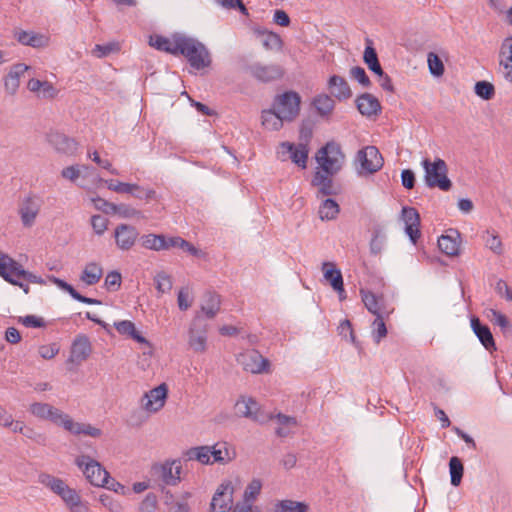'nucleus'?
I'll return each mask as SVG.
<instances>
[{
  "mask_svg": "<svg viewBox=\"0 0 512 512\" xmlns=\"http://www.w3.org/2000/svg\"><path fill=\"white\" fill-rule=\"evenodd\" d=\"M38 482L57 495L69 512H91L88 502L84 501L80 493L63 479L48 473H41L38 476Z\"/></svg>",
  "mask_w": 512,
  "mask_h": 512,
  "instance_id": "obj_1",
  "label": "nucleus"
},
{
  "mask_svg": "<svg viewBox=\"0 0 512 512\" xmlns=\"http://www.w3.org/2000/svg\"><path fill=\"white\" fill-rule=\"evenodd\" d=\"M109 220L102 215H93L91 217V226L95 234L102 235L108 228Z\"/></svg>",
  "mask_w": 512,
  "mask_h": 512,
  "instance_id": "obj_58",
  "label": "nucleus"
},
{
  "mask_svg": "<svg viewBox=\"0 0 512 512\" xmlns=\"http://www.w3.org/2000/svg\"><path fill=\"white\" fill-rule=\"evenodd\" d=\"M356 161L359 163V175L373 174L383 166V158L375 146H367L358 151Z\"/></svg>",
  "mask_w": 512,
  "mask_h": 512,
  "instance_id": "obj_7",
  "label": "nucleus"
},
{
  "mask_svg": "<svg viewBox=\"0 0 512 512\" xmlns=\"http://www.w3.org/2000/svg\"><path fill=\"white\" fill-rule=\"evenodd\" d=\"M424 169V181L429 188H439L442 191H448L452 183L447 176L448 167L443 159L436 158L434 161L424 159L421 162Z\"/></svg>",
  "mask_w": 512,
  "mask_h": 512,
  "instance_id": "obj_2",
  "label": "nucleus"
},
{
  "mask_svg": "<svg viewBox=\"0 0 512 512\" xmlns=\"http://www.w3.org/2000/svg\"><path fill=\"white\" fill-rule=\"evenodd\" d=\"M42 201L37 196H27L19 204L18 213L24 227H31L40 212Z\"/></svg>",
  "mask_w": 512,
  "mask_h": 512,
  "instance_id": "obj_13",
  "label": "nucleus"
},
{
  "mask_svg": "<svg viewBox=\"0 0 512 512\" xmlns=\"http://www.w3.org/2000/svg\"><path fill=\"white\" fill-rule=\"evenodd\" d=\"M350 77L358 81L363 87H369L371 85V81L365 70L360 66H355L350 69Z\"/></svg>",
  "mask_w": 512,
  "mask_h": 512,
  "instance_id": "obj_61",
  "label": "nucleus"
},
{
  "mask_svg": "<svg viewBox=\"0 0 512 512\" xmlns=\"http://www.w3.org/2000/svg\"><path fill=\"white\" fill-rule=\"evenodd\" d=\"M449 469L451 476V484L453 486H459L464 471V467L461 460L458 457H452L449 461Z\"/></svg>",
  "mask_w": 512,
  "mask_h": 512,
  "instance_id": "obj_47",
  "label": "nucleus"
},
{
  "mask_svg": "<svg viewBox=\"0 0 512 512\" xmlns=\"http://www.w3.org/2000/svg\"><path fill=\"white\" fill-rule=\"evenodd\" d=\"M75 464L82 470L86 479L93 486L104 487L110 478L109 473L100 465L99 462L88 455L78 456Z\"/></svg>",
  "mask_w": 512,
  "mask_h": 512,
  "instance_id": "obj_6",
  "label": "nucleus"
},
{
  "mask_svg": "<svg viewBox=\"0 0 512 512\" xmlns=\"http://www.w3.org/2000/svg\"><path fill=\"white\" fill-rule=\"evenodd\" d=\"M301 98L298 93L289 91L278 95L273 103V108L285 118L286 121L295 119L300 111Z\"/></svg>",
  "mask_w": 512,
  "mask_h": 512,
  "instance_id": "obj_8",
  "label": "nucleus"
},
{
  "mask_svg": "<svg viewBox=\"0 0 512 512\" xmlns=\"http://www.w3.org/2000/svg\"><path fill=\"white\" fill-rule=\"evenodd\" d=\"M157 496L153 493H148L140 504V512H154L157 508Z\"/></svg>",
  "mask_w": 512,
  "mask_h": 512,
  "instance_id": "obj_63",
  "label": "nucleus"
},
{
  "mask_svg": "<svg viewBox=\"0 0 512 512\" xmlns=\"http://www.w3.org/2000/svg\"><path fill=\"white\" fill-rule=\"evenodd\" d=\"M173 247L180 248L194 256L199 254V250L196 247L178 236L168 238L167 250Z\"/></svg>",
  "mask_w": 512,
  "mask_h": 512,
  "instance_id": "obj_49",
  "label": "nucleus"
},
{
  "mask_svg": "<svg viewBox=\"0 0 512 512\" xmlns=\"http://www.w3.org/2000/svg\"><path fill=\"white\" fill-rule=\"evenodd\" d=\"M99 502L110 512H124V507L120 501L107 493L99 495Z\"/></svg>",
  "mask_w": 512,
  "mask_h": 512,
  "instance_id": "obj_51",
  "label": "nucleus"
},
{
  "mask_svg": "<svg viewBox=\"0 0 512 512\" xmlns=\"http://www.w3.org/2000/svg\"><path fill=\"white\" fill-rule=\"evenodd\" d=\"M29 412L40 420L50 421L58 426L65 414L62 410L46 402H34L30 404Z\"/></svg>",
  "mask_w": 512,
  "mask_h": 512,
  "instance_id": "obj_15",
  "label": "nucleus"
},
{
  "mask_svg": "<svg viewBox=\"0 0 512 512\" xmlns=\"http://www.w3.org/2000/svg\"><path fill=\"white\" fill-rule=\"evenodd\" d=\"M153 469L167 485L174 486L180 481L181 466L176 461L155 465Z\"/></svg>",
  "mask_w": 512,
  "mask_h": 512,
  "instance_id": "obj_21",
  "label": "nucleus"
},
{
  "mask_svg": "<svg viewBox=\"0 0 512 512\" xmlns=\"http://www.w3.org/2000/svg\"><path fill=\"white\" fill-rule=\"evenodd\" d=\"M262 482L259 479H253L244 491V501L242 504H237L236 507H243L245 505H253L252 502L260 494Z\"/></svg>",
  "mask_w": 512,
  "mask_h": 512,
  "instance_id": "obj_44",
  "label": "nucleus"
},
{
  "mask_svg": "<svg viewBox=\"0 0 512 512\" xmlns=\"http://www.w3.org/2000/svg\"><path fill=\"white\" fill-rule=\"evenodd\" d=\"M485 244L486 247L489 248L495 254L501 255L503 253L502 241L498 234H496L495 232H486Z\"/></svg>",
  "mask_w": 512,
  "mask_h": 512,
  "instance_id": "obj_54",
  "label": "nucleus"
},
{
  "mask_svg": "<svg viewBox=\"0 0 512 512\" xmlns=\"http://www.w3.org/2000/svg\"><path fill=\"white\" fill-rule=\"evenodd\" d=\"M139 236L138 230L129 224H119L114 230L115 243L122 251L130 250Z\"/></svg>",
  "mask_w": 512,
  "mask_h": 512,
  "instance_id": "obj_17",
  "label": "nucleus"
},
{
  "mask_svg": "<svg viewBox=\"0 0 512 512\" xmlns=\"http://www.w3.org/2000/svg\"><path fill=\"white\" fill-rule=\"evenodd\" d=\"M122 282L121 274L117 271H111L106 275L104 285L109 291H117Z\"/></svg>",
  "mask_w": 512,
  "mask_h": 512,
  "instance_id": "obj_60",
  "label": "nucleus"
},
{
  "mask_svg": "<svg viewBox=\"0 0 512 512\" xmlns=\"http://www.w3.org/2000/svg\"><path fill=\"white\" fill-rule=\"evenodd\" d=\"M308 505L292 500H282L275 505L274 512H307Z\"/></svg>",
  "mask_w": 512,
  "mask_h": 512,
  "instance_id": "obj_45",
  "label": "nucleus"
},
{
  "mask_svg": "<svg viewBox=\"0 0 512 512\" xmlns=\"http://www.w3.org/2000/svg\"><path fill=\"white\" fill-rule=\"evenodd\" d=\"M61 427H63L66 431L74 434V435H87L94 438L100 437L102 432L99 428H96L87 423L75 422L68 414H64L62 421L60 423Z\"/></svg>",
  "mask_w": 512,
  "mask_h": 512,
  "instance_id": "obj_20",
  "label": "nucleus"
},
{
  "mask_svg": "<svg viewBox=\"0 0 512 512\" xmlns=\"http://www.w3.org/2000/svg\"><path fill=\"white\" fill-rule=\"evenodd\" d=\"M220 305V296L216 293L208 292L205 294L204 301L201 305V311L208 318H214L220 310Z\"/></svg>",
  "mask_w": 512,
  "mask_h": 512,
  "instance_id": "obj_37",
  "label": "nucleus"
},
{
  "mask_svg": "<svg viewBox=\"0 0 512 512\" xmlns=\"http://www.w3.org/2000/svg\"><path fill=\"white\" fill-rule=\"evenodd\" d=\"M262 125L265 129L270 131H277L282 128L283 122L286 121L281 115L273 108L270 110H264L262 112Z\"/></svg>",
  "mask_w": 512,
  "mask_h": 512,
  "instance_id": "obj_36",
  "label": "nucleus"
},
{
  "mask_svg": "<svg viewBox=\"0 0 512 512\" xmlns=\"http://www.w3.org/2000/svg\"><path fill=\"white\" fill-rule=\"evenodd\" d=\"M358 111L367 117L376 116L381 112L379 100L369 93H364L356 99Z\"/></svg>",
  "mask_w": 512,
  "mask_h": 512,
  "instance_id": "obj_25",
  "label": "nucleus"
},
{
  "mask_svg": "<svg viewBox=\"0 0 512 512\" xmlns=\"http://www.w3.org/2000/svg\"><path fill=\"white\" fill-rule=\"evenodd\" d=\"M141 245L145 249L153 251L167 250L168 238L164 235L146 234L141 237Z\"/></svg>",
  "mask_w": 512,
  "mask_h": 512,
  "instance_id": "obj_35",
  "label": "nucleus"
},
{
  "mask_svg": "<svg viewBox=\"0 0 512 512\" xmlns=\"http://www.w3.org/2000/svg\"><path fill=\"white\" fill-rule=\"evenodd\" d=\"M249 72L257 80L262 82H270L282 76V69L277 65H262L256 63L249 67Z\"/></svg>",
  "mask_w": 512,
  "mask_h": 512,
  "instance_id": "obj_24",
  "label": "nucleus"
},
{
  "mask_svg": "<svg viewBox=\"0 0 512 512\" xmlns=\"http://www.w3.org/2000/svg\"><path fill=\"white\" fill-rule=\"evenodd\" d=\"M91 350V344L87 337H77L72 344L70 361L77 364L82 363L90 356Z\"/></svg>",
  "mask_w": 512,
  "mask_h": 512,
  "instance_id": "obj_31",
  "label": "nucleus"
},
{
  "mask_svg": "<svg viewBox=\"0 0 512 512\" xmlns=\"http://www.w3.org/2000/svg\"><path fill=\"white\" fill-rule=\"evenodd\" d=\"M460 243V234L453 230L438 239L439 249L447 256H457L460 252Z\"/></svg>",
  "mask_w": 512,
  "mask_h": 512,
  "instance_id": "obj_28",
  "label": "nucleus"
},
{
  "mask_svg": "<svg viewBox=\"0 0 512 512\" xmlns=\"http://www.w3.org/2000/svg\"><path fill=\"white\" fill-rule=\"evenodd\" d=\"M82 169H87V167L79 165L68 166L61 171V175L63 178L74 182L81 175Z\"/></svg>",
  "mask_w": 512,
  "mask_h": 512,
  "instance_id": "obj_64",
  "label": "nucleus"
},
{
  "mask_svg": "<svg viewBox=\"0 0 512 512\" xmlns=\"http://www.w3.org/2000/svg\"><path fill=\"white\" fill-rule=\"evenodd\" d=\"M119 50H120L119 43L110 42V43L103 44V45L97 44L93 48L92 54L97 58H103V57L110 55L111 53L118 52Z\"/></svg>",
  "mask_w": 512,
  "mask_h": 512,
  "instance_id": "obj_53",
  "label": "nucleus"
},
{
  "mask_svg": "<svg viewBox=\"0 0 512 512\" xmlns=\"http://www.w3.org/2000/svg\"><path fill=\"white\" fill-rule=\"evenodd\" d=\"M208 326L199 315L191 321L188 329V346L195 353H205L207 350Z\"/></svg>",
  "mask_w": 512,
  "mask_h": 512,
  "instance_id": "obj_10",
  "label": "nucleus"
},
{
  "mask_svg": "<svg viewBox=\"0 0 512 512\" xmlns=\"http://www.w3.org/2000/svg\"><path fill=\"white\" fill-rule=\"evenodd\" d=\"M237 362L243 369L252 374L267 371L269 361L256 350H246L237 356Z\"/></svg>",
  "mask_w": 512,
  "mask_h": 512,
  "instance_id": "obj_12",
  "label": "nucleus"
},
{
  "mask_svg": "<svg viewBox=\"0 0 512 512\" xmlns=\"http://www.w3.org/2000/svg\"><path fill=\"white\" fill-rule=\"evenodd\" d=\"M262 45L269 50H278L282 47V40L276 33L264 31L260 33Z\"/></svg>",
  "mask_w": 512,
  "mask_h": 512,
  "instance_id": "obj_48",
  "label": "nucleus"
},
{
  "mask_svg": "<svg viewBox=\"0 0 512 512\" xmlns=\"http://www.w3.org/2000/svg\"><path fill=\"white\" fill-rule=\"evenodd\" d=\"M179 54L185 56L189 64L197 70L204 69L211 64L207 48L198 40L190 37H182Z\"/></svg>",
  "mask_w": 512,
  "mask_h": 512,
  "instance_id": "obj_4",
  "label": "nucleus"
},
{
  "mask_svg": "<svg viewBox=\"0 0 512 512\" xmlns=\"http://www.w3.org/2000/svg\"><path fill=\"white\" fill-rule=\"evenodd\" d=\"M29 69L30 67L23 63H18L11 67L4 80L7 93L14 95L17 92L20 85V77Z\"/></svg>",
  "mask_w": 512,
  "mask_h": 512,
  "instance_id": "obj_27",
  "label": "nucleus"
},
{
  "mask_svg": "<svg viewBox=\"0 0 512 512\" xmlns=\"http://www.w3.org/2000/svg\"><path fill=\"white\" fill-rule=\"evenodd\" d=\"M401 219L405 225V232L409 236L411 242L415 244L421 236L420 232V215L413 207H403L401 211Z\"/></svg>",
  "mask_w": 512,
  "mask_h": 512,
  "instance_id": "obj_19",
  "label": "nucleus"
},
{
  "mask_svg": "<svg viewBox=\"0 0 512 512\" xmlns=\"http://www.w3.org/2000/svg\"><path fill=\"white\" fill-rule=\"evenodd\" d=\"M270 419H275L277 422V427L275 429L276 434L279 437H286L291 432L292 429L296 427L297 421L294 417H289L283 414H278L275 417L270 416Z\"/></svg>",
  "mask_w": 512,
  "mask_h": 512,
  "instance_id": "obj_38",
  "label": "nucleus"
},
{
  "mask_svg": "<svg viewBox=\"0 0 512 512\" xmlns=\"http://www.w3.org/2000/svg\"><path fill=\"white\" fill-rule=\"evenodd\" d=\"M499 66L503 69V77L512 82V35L506 37L499 49Z\"/></svg>",
  "mask_w": 512,
  "mask_h": 512,
  "instance_id": "obj_22",
  "label": "nucleus"
},
{
  "mask_svg": "<svg viewBox=\"0 0 512 512\" xmlns=\"http://www.w3.org/2000/svg\"><path fill=\"white\" fill-rule=\"evenodd\" d=\"M104 183L109 190L120 194L131 195L134 189H138L135 183H125L114 179L105 180Z\"/></svg>",
  "mask_w": 512,
  "mask_h": 512,
  "instance_id": "obj_46",
  "label": "nucleus"
},
{
  "mask_svg": "<svg viewBox=\"0 0 512 512\" xmlns=\"http://www.w3.org/2000/svg\"><path fill=\"white\" fill-rule=\"evenodd\" d=\"M328 89L333 97L344 101L352 96L348 82L341 76L333 75L328 80Z\"/></svg>",
  "mask_w": 512,
  "mask_h": 512,
  "instance_id": "obj_26",
  "label": "nucleus"
},
{
  "mask_svg": "<svg viewBox=\"0 0 512 512\" xmlns=\"http://www.w3.org/2000/svg\"><path fill=\"white\" fill-rule=\"evenodd\" d=\"M429 71L434 76H442L444 73V64L437 54L430 52L427 56Z\"/></svg>",
  "mask_w": 512,
  "mask_h": 512,
  "instance_id": "obj_56",
  "label": "nucleus"
},
{
  "mask_svg": "<svg viewBox=\"0 0 512 512\" xmlns=\"http://www.w3.org/2000/svg\"><path fill=\"white\" fill-rule=\"evenodd\" d=\"M156 289L159 294L168 293L171 291L173 282L170 275L165 272H158L154 277Z\"/></svg>",
  "mask_w": 512,
  "mask_h": 512,
  "instance_id": "obj_50",
  "label": "nucleus"
},
{
  "mask_svg": "<svg viewBox=\"0 0 512 512\" xmlns=\"http://www.w3.org/2000/svg\"><path fill=\"white\" fill-rule=\"evenodd\" d=\"M362 302L364 303L367 310L375 315L376 317L379 316H389L393 309L389 308L385 300L382 296H377L371 291L361 289L360 290Z\"/></svg>",
  "mask_w": 512,
  "mask_h": 512,
  "instance_id": "obj_18",
  "label": "nucleus"
},
{
  "mask_svg": "<svg viewBox=\"0 0 512 512\" xmlns=\"http://www.w3.org/2000/svg\"><path fill=\"white\" fill-rule=\"evenodd\" d=\"M385 316L376 317L372 323V336L376 343H379L381 339L386 337L387 328L384 321Z\"/></svg>",
  "mask_w": 512,
  "mask_h": 512,
  "instance_id": "obj_55",
  "label": "nucleus"
},
{
  "mask_svg": "<svg viewBox=\"0 0 512 512\" xmlns=\"http://www.w3.org/2000/svg\"><path fill=\"white\" fill-rule=\"evenodd\" d=\"M477 96L484 100H490L495 95V88L492 83L487 81H479L474 87Z\"/></svg>",
  "mask_w": 512,
  "mask_h": 512,
  "instance_id": "obj_52",
  "label": "nucleus"
},
{
  "mask_svg": "<svg viewBox=\"0 0 512 512\" xmlns=\"http://www.w3.org/2000/svg\"><path fill=\"white\" fill-rule=\"evenodd\" d=\"M471 328L474 334L477 336L481 344L489 351L495 350V342L493 335L487 325L480 322L479 318H471Z\"/></svg>",
  "mask_w": 512,
  "mask_h": 512,
  "instance_id": "obj_29",
  "label": "nucleus"
},
{
  "mask_svg": "<svg viewBox=\"0 0 512 512\" xmlns=\"http://www.w3.org/2000/svg\"><path fill=\"white\" fill-rule=\"evenodd\" d=\"M233 485L231 482L222 483L215 492L210 509L211 512H228L233 504Z\"/></svg>",
  "mask_w": 512,
  "mask_h": 512,
  "instance_id": "obj_14",
  "label": "nucleus"
},
{
  "mask_svg": "<svg viewBox=\"0 0 512 512\" xmlns=\"http://www.w3.org/2000/svg\"><path fill=\"white\" fill-rule=\"evenodd\" d=\"M313 105L319 115L328 116L335 108V101L327 94H320L314 98Z\"/></svg>",
  "mask_w": 512,
  "mask_h": 512,
  "instance_id": "obj_41",
  "label": "nucleus"
},
{
  "mask_svg": "<svg viewBox=\"0 0 512 512\" xmlns=\"http://www.w3.org/2000/svg\"><path fill=\"white\" fill-rule=\"evenodd\" d=\"M103 276V267L100 263L91 261L85 264L80 275V281L87 286L97 284Z\"/></svg>",
  "mask_w": 512,
  "mask_h": 512,
  "instance_id": "obj_32",
  "label": "nucleus"
},
{
  "mask_svg": "<svg viewBox=\"0 0 512 512\" xmlns=\"http://www.w3.org/2000/svg\"><path fill=\"white\" fill-rule=\"evenodd\" d=\"M235 411L238 416L249 418L259 423H264L271 418L270 415H264L259 411L258 403L252 398L239 399L235 404Z\"/></svg>",
  "mask_w": 512,
  "mask_h": 512,
  "instance_id": "obj_16",
  "label": "nucleus"
},
{
  "mask_svg": "<svg viewBox=\"0 0 512 512\" xmlns=\"http://www.w3.org/2000/svg\"><path fill=\"white\" fill-rule=\"evenodd\" d=\"M322 272L324 279L331 285L335 291H343V277L339 269L333 262H323Z\"/></svg>",
  "mask_w": 512,
  "mask_h": 512,
  "instance_id": "obj_33",
  "label": "nucleus"
},
{
  "mask_svg": "<svg viewBox=\"0 0 512 512\" xmlns=\"http://www.w3.org/2000/svg\"><path fill=\"white\" fill-rule=\"evenodd\" d=\"M15 266L21 265L7 254L0 251V276L12 285H14L16 281L23 279L21 275L14 272Z\"/></svg>",
  "mask_w": 512,
  "mask_h": 512,
  "instance_id": "obj_30",
  "label": "nucleus"
},
{
  "mask_svg": "<svg viewBox=\"0 0 512 512\" xmlns=\"http://www.w3.org/2000/svg\"><path fill=\"white\" fill-rule=\"evenodd\" d=\"M59 352V346L55 343L41 345L38 348V353L41 358L50 360L54 358Z\"/></svg>",
  "mask_w": 512,
  "mask_h": 512,
  "instance_id": "obj_62",
  "label": "nucleus"
},
{
  "mask_svg": "<svg viewBox=\"0 0 512 512\" xmlns=\"http://www.w3.org/2000/svg\"><path fill=\"white\" fill-rule=\"evenodd\" d=\"M309 149L307 144L282 142L277 149V158L281 161L291 160L294 164L305 169L307 167Z\"/></svg>",
  "mask_w": 512,
  "mask_h": 512,
  "instance_id": "obj_9",
  "label": "nucleus"
},
{
  "mask_svg": "<svg viewBox=\"0 0 512 512\" xmlns=\"http://www.w3.org/2000/svg\"><path fill=\"white\" fill-rule=\"evenodd\" d=\"M182 37V35H175L172 38H166L160 35H154L150 36L149 45L157 50L179 55Z\"/></svg>",
  "mask_w": 512,
  "mask_h": 512,
  "instance_id": "obj_23",
  "label": "nucleus"
},
{
  "mask_svg": "<svg viewBox=\"0 0 512 512\" xmlns=\"http://www.w3.org/2000/svg\"><path fill=\"white\" fill-rule=\"evenodd\" d=\"M18 41L32 47H43L47 44L48 39L44 35L21 31L18 34Z\"/></svg>",
  "mask_w": 512,
  "mask_h": 512,
  "instance_id": "obj_43",
  "label": "nucleus"
},
{
  "mask_svg": "<svg viewBox=\"0 0 512 512\" xmlns=\"http://www.w3.org/2000/svg\"><path fill=\"white\" fill-rule=\"evenodd\" d=\"M363 60L368 68L376 75H382V67L379 63L376 50L372 47V41L367 39V46L364 50Z\"/></svg>",
  "mask_w": 512,
  "mask_h": 512,
  "instance_id": "obj_39",
  "label": "nucleus"
},
{
  "mask_svg": "<svg viewBox=\"0 0 512 512\" xmlns=\"http://www.w3.org/2000/svg\"><path fill=\"white\" fill-rule=\"evenodd\" d=\"M112 214H117L121 218L139 217L141 212L128 204H114Z\"/></svg>",
  "mask_w": 512,
  "mask_h": 512,
  "instance_id": "obj_57",
  "label": "nucleus"
},
{
  "mask_svg": "<svg viewBox=\"0 0 512 512\" xmlns=\"http://www.w3.org/2000/svg\"><path fill=\"white\" fill-rule=\"evenodd\" d=\"M340 212L339 204L330 198L323 200L319 206V217L321 220H334Z\"/></svg>",
  "mask_w": 512,
  "mask_h": 512,
  "instance_id": "obj_40",
  "label": "nucleus"
},
{
  "mask_svg": "<svg viewBox=\"0 0 512 512\" xmlns=\"http://www.w3.org/2000/svg\"><path fill=\"white\" fill-rule=\"evenodd\" d=\"M116 330L125 336L132 338L138 343L145 344L149 348V354H151V345L149 342L136 330V327L133 322L129 320H123L119 322H115L114 324Z\"/></svg>",
  "mask_w": 512,
  "mask_h": 512,
  "instance_id": "obj_34",
  "label": "nucleus"
},
{
  "mask_svg": "<svg viewBox=\"0 0 512 512\" xmlns=\"http://www.w3.org/2000/svg\"><path fill=\"white\" fill-rule=\"evenodd\" d=\"M344 159L345 156L340 145L335 142H328L316 154V160L320 168L330 175L336 174L341 169Z\"/></svg>",
  "mask_w": 512,
  "mask_h": 512,
  "instance_id": "obj_5",
  "label": "nucleus"
},
{
  "mask_svg": "<svg viewBox=\"0 0 512 512\" xmlns=\"http://www.w3.org/2000/svg\"><path fill=\"white\" fill-rule=\"evenodd\" d=\"M186 456L189 460H197L201 464L227 463L232 459L225 442L216 443L212 446L193 447L186 452Z\"/></svg>",
  "mask_w": 512,
  "mask_h": 512,
  "instance_id": "obj_3",
  "label": "nucleus"
},
{
  "mask_svg": "<svg viewBox=\"0 0 512 512\" xmlns=\"http://www.w3.org/2000/svg\"><path fill=\"white\" fill-rule=\"evenodd\" d=\"M193 297L188 288H182L178 292L177 303L178 307L182 311L188 310L192 306Z\"/></svg>",
  "mask_w": 512,
  "mask_h": 512,
  "instance_id": "obj_59",
  "label": "nucleus"
},
{
  "mask_svg": "<svg viewBox=\"0 0 512 512\" xmlns=\"http://www.w3.org/2000/svg\"><path fill=\"white\" fill-rule=\"evenodd\" d=\"M167 397L168 386L162 383L144 394L141 407L148 413H157L165 406Z\"/></svg>",
  "mask_w": 512,
  "mask_h": 512,
  "instance_id": "obj_11",
  "label": "nucleus"
},
{
  "mask_svg": "<svg viewBox=\"0 0 512 512\" xmlns=\"http://www.w3.org/2000/svg\"><path fill=\"white\" fill-rule=\"evenodd\" d=\"M50 143L60 152L73 153L76 149V143L74 140L66 137L63 134H53L50 136Z\"/></svg>",
  "mask_w": 512,
  "mask_h": 512,
  "instance_id": "obj_42",
  "label": "nucleus"
}]
</instances>
